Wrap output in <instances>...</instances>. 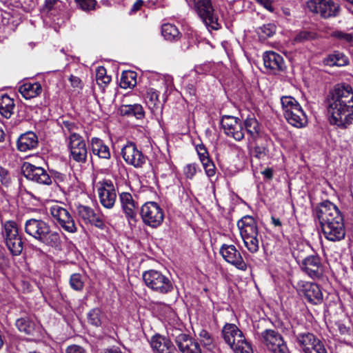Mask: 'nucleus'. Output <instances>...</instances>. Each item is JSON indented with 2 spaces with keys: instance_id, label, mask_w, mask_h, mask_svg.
I'll return each instance as SVG.
<instances>
[{
  "instance_id": "obj_8",
  "label": "nucleus",
  "mask_w": 353,
  "mask_h": 353,
  "mask_svg": "<svg viewBox=\"0 0 353 353\" xmlns=\"http://www.w3.org/2000/svg\"><path fill=\"white\" fill-rule=\"evenodd\" d=\"M145 285L153 292L160 294H167L174 290L171 279L161 272L150 270L142 275Z\"/></svg>"
},
{
  "instance_id": "obj_5",
  "label": "nucleus",
  "mask_w": 353,
  "mask_h": 353,
  "mask_svg": "<svg viewBox=\"0 0 353 353\" xmlns=\"http://www.w3.org/2000/svg\"><path fill=\"white\" fill-rule=\"evenodd\" d=\"M67 147L69 162L72 168H83L87 163L88 149L83 137L79 134L69 135Z\"/></svg>"
},
{
  "instance_id": "obj_12",
  "label": "nucleus",
  "mask_w": 353,
  "mask_h": 353,
  "mask_svg": "<svg viewBox=\"0 0 353 353\" xmlns=\"http://www.w3.org/2000/svg\"><path fill=\"white\" fill-rule=\"evenodd\" d=\"M53 219L66 232L74 233L77 227L70 211L60 204H54L50 208Z\"/></svg>"
},
{
  "instance_id": "obj_40",
  "label": "nucleus",
  "mask_w": 353,
  "mask_h": 353,
  "mask_svg": "<svg viewBox=\"0 0 353 353\" xmlns=\"http://www.w3.org/2000/svg\"><path fill=\"white\" fill-rule=\"evenodd\" d=\"M137 84V73L132 70L123 71L120 79V86L126 89Z\"/></svg>"
},
{
  "instance_id": "obj_32",
  "label": "nucleus",
  "mask_w": 353,
  "mask_h": 353,
  "mask_svg": "<svg viewBox=\"0 0 353 353\" xmlns=\"http://www.w3.org/2000/svg\"><path fill=\"white\" fill-rule=\"evenodd\" d=\"M159 92L154 88H149L147 90L145 101L151 112L154 114L162 112L163 103L159 99Z\"/></svg>"
},
{
  "instance_id": "obj_19",
  "label": "nucleus",
  "mask_w": 353,
  "mask_h": 353,
  "mask_svg": "<svg viewBox=\"0 0 353 353\" xmlns=\"http://www.w3.org/2000/svg\"><path fill=\"white\" fill-rule=\"evenodd\" d=\"M22 172L27 179L39 184L50 185L52 183V178L46 170L32 163L25 162L22 166Z\"/></svg>"
},
{
  "instance_id": "obj_26",
  "label": "nucleus",
  "mask_w": 353,
  "mask_h": 353,
  "mask_svg": "<svg viewBox=\"0 0 353 353\" xmlns=\"http://www.w3.org/2000/svg\"><path fill=\"white\" fill-rule=\"evenodd\" d=\"M263 63L265 68L269 69L273 74L284 70L285 62L282 56L272 51L264 53Z\"/></svg>"
},
{
  "instance_id": "obj_1",
  "label": "nucleus",
  "mask_w": 353,
  "mask_h": 353,
  "mask_svg": "<svg viewBox=\"0 0 353 353\" xmlns=\"http://www.w3.org/2000/svg\"><path fill=\"white\" fill-rule=\"evenodd\" d=\"M327 113L331 125L346 128L353 121V88L346 83L334 85L328 98Z\"/></svg>"
},
{
  "instance_id": "obj_35",
  "label": "nucleus",
  "mask_w": 353,
  "mask_h": 353,
  "mask_svg": "<svg viewBox=\"0 0 353 353\" xmlns=\"http://www.w3.org/2000/svg\"><path fill=\"white\" fill-rule=\"evenodd\" d=\"M244 126L248 134L252 139V143L256 142L261 137V127L254 117H248L244 121Z\"/></svg>"
},
{
  "instance_id": "obj_62",
  "label": "nucleus",
  "mask_w": 353,
  "mask_h": 353,
  "mask_svg": "<svg viewBox=\"0 0 353 353\" xmlns=\"http://www.w3.org/2000/svg\"><path fill=\"white\" fill-rule=\"evenodd\" d=\"M9 263V260L4 256V254L0 252V268H2L7 266Z\"/></svg>"
},
{
  "instance_id": "obj_63",
  "label": "nucleus",
  "mask_w": 353,
  "mask_h": 353,
  "mask_svg": "<svg viewBox=\"0 0 353 353\" xmlns=\"http://www.w3.org/2000/svg\"><path fill=\"white\" fill-rule=\"evenodd\" d=\"M261 173L268 179H271L273 176V170L271 168H266Z\"/></svg>"
},
{
  "instance_id": "obj_34",
  "label": "nucleus",
  "mask_w": 353,
  "mask_h": 353,
  "mask_svg": "<svg viewBox=\"0 0 353 353\" xmlns=\"http://www.w3.org/2000/svg\"><path fill=\"white\" fill-rule=\"evenodd\" d=\"M41 85L38 82L26 83L19 88V92L26 99H30L37 97L41 94Z\"/></svg>"
},
{
  "instance_id": "obj_53",
  "label": "nucleus",
  "mask_w": 353,
  "mask_h": 353,
  "mask_svg": "<svg viewBox=\"0 0 353 353\" xmlns=\"http://www.w3.org/2000/svg\"><path fill=\"white\" fill-rule=\"evenodd\" d=\"M333 36L336 39L347 43L353 42V34L352 33H347L337 30L334 32Z\"/></svg>"
},
{
  "instance_id": "obj_44",
  "label": "nucleus",
  "mask_w": 353,
  "mask_h": 353,
  "mask_svg": "<svg viewBox=\"0 0 353 353\" xmlns=\"http://www.w3.org/2000/svg\"><path fill=\"white\" fill-rule=\"evenodd\" d=\"M245 246L251 253H256L259 248V241L258 236H250L242 238Z\"/></svg>"
},
{
  "instance_id": "obj_58",
  "label": "nucleus",
  "mask_w": 353,
  "mask_h": 353,
  "mask_svg": "<svg viewBox=\"0 0 353 353\" xmlns=\"http://www.w3.org/2000/svg\"><path fill=\"white\" fill-rule=\"evenodd\" d=\"M144 2L143 0H137L134 4L132 5L130 13L133 14L141 10L143 5Z\"/></svg>"
},
{
  "instance_id": "obj_2",
  "label": "nucleus",
  "mask_w": 353,
  "mask_h": 353,
  "mask_svg": "<svg viewBox=\"0 0 353 353\" xmlns=\"http://www.w3.org/2000/svg\"><path fill=\"white\" fill-rule=\"evenodd\" d=\"M24 229L27 234L48 246L56 248L61 244L59 233L52 230L49 224L42 219L26 220Z\"/></svg>"
},
{
  "instance_id": "obj_52",
  "label": "nucleus",
  "mask_w": 353,
  "mask_h": 353,
  "mask_svg": "<svg viewBox=\"0 0 353 353\" xmlns=\"http://www.w3.org/2000/svg\"><path fill=\"white\" fill-rule=\"evenodd\" d=\"M197 171V165L195 163L187 164L183 168V174L188 179H192Z\"/></svg>"
},
{
  "instance_id": "obj_20",
  "label": "nucleus",
  "mask_w": 353,
  "mask_h": 353,
  "mask_svg": "<svg viewBox=\"0 0 353 353\" xmlns=\"http://www.w3.org/2000/svg\"><path fill=\"white\" fill-rule=\"evenodd\" d=\"M219 253L227 263L240 270L245 271L247 270L246 263L240 252L234 245L223 244L220 248Z\"/></svg>"
},
{
  "instance_id": "obj_15",
  "label": "nucleus",
  "mask_w": 353,
  "mask_h": 353,
  "mask_svg": "<svg viewBox=\"0 0 353 353\" xmlns=\"http://www.w3.org/2000/svg\"><path fill=\"white\" fill-rule=\"evenodd\" d=\"M262 342L273 353H290L281 335L274 330H265L261 333Z\"/></svg>"
},
{
  "instance_id": "obj_6",
  "label": "nucleus",
  "mask_w": 353,
  "mask_h": 353,
  "mask_svg": "<svg viewBox=\"0 0 353 353\" xmlns=\"http://www.w3.org/2000/svg\"><path fill=\"white\" fill-rule=\"evenodd\" d=\"M293 255L299 264L301 269L308 276L313 279H319L323 274V265L321 258L317 254L305 256L304 250L299 248L294 252Z\"/></svg>"
},
{
  "instance_id": "obj_3",
  "label": "nucleus",
  "mask_w": 353,
  "mask_h": 353,
  "mask_svg": "<svg viewBox=\"0 0 353 353\" xmlns=\"http://www.w3.org/2000/svg\"><path fill=\"white\" fill-rule=\"evenodd\" d=\"M222 335L234 353H253L251 345L235 324L226 323L222 329Z\"/></svg>"
},
{
  "instance_id": "obj_33",
  "label": "nucleus",
  "mask_w": 353,
  "mask_h": 353,
  "mask_svg": "<svg viewBox=\"0 0 353 353\" xmlns=\"http://www.w3.org/2000/svg\"><path fill=\"white\" fill-rule=\"evenodd\" d=\"M91 151L100 159H109L111 157L109 147L99 138L94 137L91 139Z\"/></svg>"
},
{
  "instance_id": "obj_7",
  "label": "nucleus",
  "mask_w": 353,
  "mask_h": 353,
  "mask_svg": "<svg viewBox=\"0 0 353 353\" xmlns=\"http://www.w3.org/2000/svg\"><path fill=\"white\" fill-rule=\"evenodd\" d=\"M193 9L209 30H218L221 24L211 0H190Z\"/></svg>"
},
{
  "instance_id": "obj_22",
  "label": "nucleus",
  "mask_w": 353,
  "mask_h": 353,
  "mask_svg": "<svg viewBox=\"0 0 353 353\" xmlns=\"http://www.w3.org/2000/svg\"><path fill=\"white\" fill-rule=\"evenodd\" d=\"M76 213L78 218L85 224H90L101 230H103L105 227L101 216L97 214L94 210L89 206L82 204L77 205Z\"/></svg>"
},
{
  "instance_id": "obj_24",
  "label": "nucleus",
  "mask_w": 353,
  "mask_h": 353,
  "mask_svg": "<svg viewBox=\"0 0 353 353\" xmlns=\"http://www.w3.org/2000/svg\"><path fill=\"white\" fill-rule=\"evenodd\" d=\"M292 340L304 352L308 350L312 343L316 341V336L307 331H301L299 326L292 327Z\"/></svg>"
},
{
  "instance_id": "obj_56",
  "label": "nucleus",
  "mask_w": 353,
  "mask_h": 353,
  "mask_svg": "<svg viewBox=\"0 0 353 353\" xmlns=\"http://www.w3.org/2000/svg\"><path fill=\"white\" fill-rule=\"evenodd\" d=\"M0 181L2 185L8 186L10 183L8 171L0 165Z\"/></svg>"
},
{
  "instance_id": "obj_16",
  "label": "nucleus",
  "mask_w": 353,
  "mask_h": 353,
  "mask_svg": "<svg viewBox=\"0 0 353 353\" xmlns=\"http://www.w3.org/2000/svg\"><path fill=\"white\" fill-rule=\"evenodd\" d=\"M298 290L304 299L312 305H319L323 303V294L321 289L316 283L300 281L297 283Z\"/></svg>"
},
{
  "instance_id": "obj_37",
  "label": "nucleus",
  "mask_w": 353,
  "mask_h": 353,
  "mask_svg": "<svg viewBox=\"0 0 353 353\" xmlns=\"http://www.w3.org/2000/svg\"><path fill=\"white\" fill-rule=\"evenodd\" d=\"M15 325L21 332L28 335H34L38 327L37 323L28 316L18 319Z\"/></svg>"
},
{
  "instance_id": "obj_49",
  "label": "nucleus",
  "mask_w": 353,
  "mask_h": 353,
  "mask_svg": "<svg viewBox=\"0 0 353 353\" xmlns=\"http://www.w3.org/2000/svg\"><path fill=\"white\" fill-rule=\"evenodd\" d=\"M97 81L99 84H108L111 81V77L106 75V70L104 67H99L96 73Z\"/></svg>"
},
{
  "instance_id": "obj_61",
  "label": "nucleus",
  "mask_w": 353,
  "mask_h": 353,
  "mask_svg": "<svg viewBox=\"0 0 353 353\" xmlns=\"http://www.w3.org/2000/svg\"><path fill=\"white\" fill-rule=\"evenodd\" d=\"M58 1L59 0H46L45 8L48 11L52 10Z\"/></svg>"
},
{
  "instance_id": "obj_23",
  "label": "nucleus",
  "mask_w": 353,
  "mask_h": 353,
  "mask_svg": "<svg viewBox=\"0 0 353 353\" xmlns=\"http://www.w3.org/2000/svg\"><path fill=\"white\" fill-rule=\"evenodd\" d=\"M98 194L101 204L107 209L114 207L117 199L115 187L110 180H103L98 188Z\"/></svg>"
},
{
  "instance_id": "obj_11",
  "label": "nucleus",
  "mask_w": 353,
  "mask_h": 353,
  "mask_svg": "<svg viewBox=\"0 0 353 353\" xmlns=\"http://www.w3.org/2000/svg\"><path fill=\"white\" fill-rule=\"evenodd\" d=\"M168 336L174 341L179 350L181 353H202L200 344L188 334L181 330L170 327L168 330Z\"/></svg>"
},
{
  "instance_id": "obj_50",
  "label": "nucleus",
  "mask_w": 353,
  "mask_h": 353,
  "mask_svg": "<svg viewBox=\"0 0 353 353\" xmlns=\"http://www.w3.org/2000/svg\"><path fill=\"white\" fill-rule=\"evenodd\" d=\"M61 128L65 134L66 132L70 133V135L77 134L76 130L78 129V125L75 122L63 120L61 123Z\"/></svg>"
},
{
  "instance_id": "obj_36",
  "label": "nucleus",
  "mask_w": 353,
  "mask_h": 353,
  "mask_svg": "<svg viewBox=\"0 0 353 353\" xmlns=\"http://www.w3.org/2000/svg\"><path fill=\"white\" fill-rule=\"evenodd\" d=\"M15 104L14 99L8 94L0 97V114L6 119H10L14 113Z\"/></svg>"
},
{
  "instance_id": "obj_43",
  "label": "nucleus",
  "mask_w": 353,
  "mask_h": 353,
  "mask_svg": "<svg viewBox=\"0 0 353 353\" xmlns=\"http://www.w3.org/2000/svg\"><path fill=\"white\" fill-rule=\"evenodd\" d=\"M276 32V26L272 23H268L259 27L257 33L261 39H266Z\"/></svg>"
},
{
  "instance_id": "obj_64",
  "label": "nucleus",
  "mask_w": 353,
  "mask_h": 353,
  "mask_svg": "<svg viewBox=\"0 0 353 353\" xmlns=\"http://www.w3.org/2000/svg\"><path fill=\"white\" fill-rule=\"evenodd\" d=\"M261 5H263L267 10H272V5L270 0H256Z\"/></svg>"
},
{
  "instance_id": "obj_25",
  "label": "nucleus",
  "mask_w": 353,
  "mask_h": 353,
  "mask_svg": "<svg viewBox=\"0 0 353 353\" xmlns=\"http://www.w3.org/2000/svg\"><path fill=\"white\" fill-rule=\"evenodd\" d=\"M172 339L167 338L161 334L153 336L150 340V345L154 353H176V350L172 342Z\"/></svg>"
},
{
  "instance_id": "obj_4",
  "label": "nucleus",
  "mask_w": 353,
  "mask_h": 353,
  "mask_svg": "<svg viewBox=\"0 0 353 353\" xmlns=\"http://www.w3.org/2000/svg\"><path fill=\"white\" fill-rule=\"evenodd\" d=\"M281 103L284 117L288 122L296 127L302 128L307 124V117L299 102L291 96H283Z\"/></svg>"
},
{
  "instance_id": "obj_38",
  "label": "nucleus",
  "mask_w": 353,
  "mask_h": 353,
  "mask_svg": "<svg viewBox=\"0 0 353 353\" xmlns=\"http://www.w3.org/2000/svg\"><path fill=\"white\" fill-rule=\"evenodd\" d=\"M323 63L325 65L331 67H341L348 64V59L343 53L335 51L324 59Z\"/></svg>"
},
{
  "instance_id": "obj_46",
  "label": "nucleus",
  "mask_w": 353,
  "mask_h": 353,
  "mask_svg": "<svg viewBox=\"0 0 353 353\" xmlns=\"http://www.w3.org/2000/svg\"><path fill=\"white\" fill-rule=\"evenodd\" d=\"M70 287L76 291H81L84 287V282L82 276L80 274L75 273L70 276Z\"/></svg>"
},
{
  "instance_id": "obj_47",
  "label": "nucleus",
  "mask_w": 353,
  "mask_h": 353,
  "mask_svg": "<svg viewBox=\"0 0 353 353\" xmlns=\"http://www.w3.org/2000/svg\"><path fill=\"white\" fill-rule=\"evenodd\" d=\"M74 2L79 8L85 12L94 10L97 5L96 0H74Z\"/></svg>"
},
{
  "instance_id": "obj_30",
  "label": "nucleus",
  "mask_w": 353,
  "mask_h": 353,
  "mask_svg": "<svg viewBox=\"0 0 353 353\" xmlns=\"http://www.w3.org/2000/svg\"><path fill=\"white\" fill-rule=\"evenodd\" d=\"M325 237L331 241H341L345 238V230L344 223L327 225L321 227Z\"/></svg>"
},
{
  "instance_id": "obj_27",
  "label": "nucleus",
  "mask_w": 353,
  "mask_h": 353,
  "mask_svg": "<svg viewBox=\"0 0 353 353\" xmlns=\"http://www.w3.org/2000/svg\"><path fill=\"white\" fill-rule=\"evenodd\" d=\"M119 199L126 217L130 219H134L139 207L132 195L129 192H123L119 194Z\"/></svg>"
},
{
  "instance_id": "obj_39",
  "label": "nucleus",
  "mask_w": 353,
  "mask_h": 353,
  "mask_svg": "<svg viewBox=\"0 0 353 353\" xmlns=\"http://www.w3.org/2000/svg\"><path fill=\"white\" fill-rule=\"evenodd\" d=\"M161 34L165 39L170 41H178L181 36L177 27L172 23H165L161 27Z\"/></svg>"
},
{
  "instance_id": "obj_9",
  "label": "nucleus",
  "mask_w": 353,
  "mask_h": 353,
  "mask_svg": "<svg viewBox=\"0 0 353 353\" xmlns=\"http://www.w3.org/2000/svg\"><path fill=\"white\" fill-rule=\"evenodd\" d=\"M2 226V235L7 248L12 256L20 255L23 248V243L16 223L7 221L3 223Z\"/></svg>"
},
{
  "instance_id": "obj_10",
  "label": "nucleus",
  "mask_w": 353,
  "mask_h": 353,
  "mask_svg": "<svg viewBox=\"0 0 353 353\" xmlns=\"http://www.w3.org/2000/svg\"><path fill=\"white\" fill-rule=\"evenodd\" d=\"M314 213L321 227L343 223V219L339 210L329 201H323L317 205Z\"/></svg>"
},
{
  "instance_id": "obj_57",
  "label": "nucleus",
  "mask_w": 353,
  "mask_h": 353,
  "mask_svg": "<svg viewBox=\"0 0 353 353\" xmlns=\"http://www.w3.org/2000/svg\"><path fill=\"white\" fill-rule=\"evenodd\" d=\"M65 353H88L87 351L81 346L78 345H69L66 350Z\"/></svg>"
},
{
  "instance_id": "obj_29",
  "label": "nucleus",
  "mask_w": 353,
  "mask_h": 353,
  "mask_svg": "<svg viewBox=\"0 0 353 353\" xmlns=\"http://www.w3.org/2000/svg\"><path fill=\"white\" fill-rule=\"evenodd\" d=\"M38 137L37 134L28 131L22 134L17 139V148L21 152L32 150L38 146Z\"/></svg>"
},
{
  "instance_id": "obj_18",
  "label": "nucleus",
  "mask_w": 353,
  "mask_h": 353,
  "mask_svg": "<svg viewBox=\"0 0 353 353\" xmlns=\"http://www.w3.org/2000/svg\"><path fill=\"white\" fill-rule=\"evenodd\" d=\"M327 327L334 335L352 338V329L348 325V320L342 314L330 315L327 323Z\"/></svg>"
},
{
  "instance_id": "obj_21",
  "label": "nucleus",
  "mask_w": 353,
  "mask_h": 353,
  "mask_svg": "<svg viewBox=\"0 0 353 353\" xmlns=\"http://www.w3.org/2000/svg\"><path fill=\"white\" fill-rule=\"evenodd\" d=\"M121 155L124 161L134 168H141L146 161V157L137 149L133 142H128L121 149Z\"/></svg>"
},
{
  "instance_id": "obj_14",
  "label": "nucleus",
  "mask_w": 353,
  "mask_h": 353,
  "mask_svg": "<svg viewBox=\"0 0 353 353\" xmlns=\"http://www.w3.org/2000/svg\"><path fill=\"white\" fill-rule=\"evenodd\" d=\"M307 6L311 12L325 19L337 16L340 10L339 6L332 0H308Z\"/></svg>"
},
{
  "instance_id": "obj_59",
  "label": "nucleus",
  "mask_w": 353,
  "mask_h": 353,
  "mask_svg": "<svg viewBox=\"0 0 353 353\" xmlns=\"http://www.w3.org/2000/svg\"><path fill=\"white\" fill-rule=\"evenodd\" d=\"M70 81L71 83V85L74 88H81L82 87V82L81 80L74 75H71L70 77Z\"/></svg>"
},
{
  "instance_id": "obj_17",
  "label": "nucleus",
  "mask_w": 353,
  "mask_h": 353,
  "mask_svg": "<svg viewBox=\"0 0 353 353\" xmlns=\"http://www.w3.org/2000/svg\"><path fill=\"white\" fill-rule=\"evenodd\" d=\"M221 125L225 134L232 137L237 141H241L245 137V132L241 121L235 117L223 115Z\"/></svg>"
},
{
  "instance_id": "obj_41",
  "label": "nucleus",
  "mask_w": 353,
  "mask_h": 353,
  "mask_svg": "<svg viewBox=\"0 0 353 353\" xmlns=\"http://www.w3.org/2000/svg\"><path fill=\"white\" fill-rule=\"evenodd\" d=\"M103 314L99 308H93L88 314V322L94 326L99 327L102 323Z\"/></svg>"
},
{
  "instance_id": "obj_42",
  "label": "nucleus",
  "mask_w": 353,
  "mask_h": 353,
  "mask_svg": "<svg viewBox=\"0 0 353 353\" xmlns=\"http://www.w3.org/2000/svg\"><path fill=\"white\" fill-rule=\"evenodd\" d=\"M199 336L200 337L201 343L205 348L208 350H212L215 347L214 339L207 330H201Z\"/></svg>"
},
{
  "instance_id": "obj_60",
  "label": "nucleus",
  "mask_w": 353,
  "mask_h": 353,
  "mask_svg": "<svg viewBox=\"0 0 353 353\" xmlns=\"http://www.w3.org/2000/svg\"><path fill=\"white\" fill-rule=\"evenodd\" d=\"M54 181L57 183L63 182L66 180L67 176L65 174L61 173L59 172H54Z\"/></svg>"
},
{
  "instance_id": "obj_55",
  "label": "nucleus",
  "mask_w": 353,
  "mask_h": 353,
  "mask_svg": "<svg viewBox=\"0 0 353 353\" xmlns=\"http://www.w3.org/2000/svg\"><path fill=\"white\" fill-rule=\"evenodd\" d=\"M254 156L256 157L257 159H261L263 158L267 153V149L266 148L261 145H259L257 143H255L254 146Z\"/></svg>"
},
{
  "instance_id": "obj_28",
  "label": "nucleus",
  "mask_w": 353,
  "mask_h": 353,
  "mask_svg": "<svg viewBox=\"0 0 353 353\" xmlns=\"http://www.w3.org/2000/svg\"><path fill=\"white\" fill-rule=\"evenodd\" d=\"M238 228L242 238L254 236H258V228L253 217L245 216L237 222Z\"/></svg>"
},
{
  "instance_id": "obj_31",
  "label": "nucleus",
  "mask_w": 353,
  "mask_h": 353,
  "mask_svg": "<svg viewBox=\"0 0 353 353\" xmlns=\"http://www.w3.org/2000/svg\"><path fill=\"white\" fill-rule=\"evenodd\" d=\"M118 113L122 117H134L137 119H143L145 117V111L139 103L122 104L118 110Z\"/></svg>"
},
{
  "instance_id": "obj_13",
  "label": "nucleus",
  "mask_w": 353,
  "mask_h": 353,
  "mask_svg": "<svg viewBox=\"0 0 353 353\" xmlns=\"http://www.w3.org/2000/svg\"><path fill=\"white\" fill-rule=\"evenodd\" d=\"M141 216L143 223L152 228L159 226L164 219L161 208L153 201L146 202L141 208Z\"/></svg>"
},
{
  "instance_id": "obj_51",
  "label": "nucleus",
  "mask_w": 353,
  "mask_h": 353,
  "mask_svg": "<svg viewBox=\"0 0 353 353\" xmlns=\"http://www.w3.org/2000/svg\"><path fill=\"white\" fill-rule=\"evenodd\" d=\"M196 150L197 152V154L199 155V159L202 163L205 161H208L210 159L209 154L208 152V150L205 148V146L203 144H198L196 145Z\"/></svg>"
},
{
  "instance_id": "obj_45",
  "label": "nucleus",
  "mask_w": 353,
  "mask_h": 353,
  "mask_svg": "<svg viewBox=\"0 0 353 353\" xmlns=\"http://www.w3.org/2000/svg\"><path fill=\"white\" fill-rule=\"evenodd\" d=\"M316 38V34L312 31L303 30L298 32L293 41L295 43H304L314 40Z\"/></svg>"
},
{
  "instance_id": "obj_54",
  "label": "nucleus",
  "mask_w": 353,
  "mask_h": 353,
  "mask_svg": "<svg viewBox=\"0 0 353 353\" xmlns=\"http://www.w3.org/2000/svg\"><path fill=\"white\" fill-rule=\"evenodd\" d=\"M202 165L205 169L206 174L209 177L214 176L216 168L211 159H209L208 161L202 163Z\"/></svg>"
},
{
  "instance_id": "obj_48",
  "label": "nucleus",
  "mask_w": 353,
  "mask_h": 353,
  "mask_svg": "<svg viewBox=\"0 0 353 353\" xmlns=\"http://www.w3.org/2000/svg\"><path fill=\"white\" fill-rule=\"evenodd\" d=\"M304 353H327V351L323 343L319 338H316V341L312 343L308 347V350H306Z\"/></svg>"
}]
</instances>
